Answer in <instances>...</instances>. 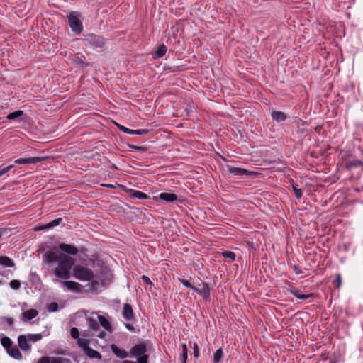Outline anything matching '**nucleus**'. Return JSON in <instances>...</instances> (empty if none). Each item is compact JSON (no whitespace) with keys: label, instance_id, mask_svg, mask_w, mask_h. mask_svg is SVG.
Returning a JSON list of instances; mask_svg holds the SVG:
<instances>
[{"label":"nucleus","instance_id":"1","mask_svg":"<svg viewBox=\"0 0 363 363\" xmlns=\"http://www.w3.org/2000/svg\"><path fill=\"white\" fill-rule=\"evenodd\" d=\"M58 264L55 269L53 274L61 279L67 280L70 278L71 269L74 264V259L69 255L60 254Z\"/></svg>","mask_w":363,"mask_h":363},{"label":"nucleus","instance_id":"2","mask_svg":"<svg viewBox=\"0 0 363 363\" xmlns=\"http://www.w3.org/2000/svg\"><path fill=\"white\" fill-rule=\"evenodd\" d=\"M67 18L72 31L77 35L81 34L83 30L81 13L77 11H72L67 15Z\"/></svg>","mask_w":363,"mask_h":363},{"label":"nucleus","instance_id":"3","mask_svg":"<svg viewBox=\"0 0 363 363\" xmlns=\"http://www.w3.org/2000/svg\"><path fill=\"white\" fill-rule=\"evenodd\" d=\"M72 274L76 279L84 281H90L94 278L93 271L82 265L74 266Z\"/></svg>","mask_w":363,"mask_h":363},{"label":"nucleus","instance_id":"4","mask_svg":"<svg viewBox=\"0 0 363 363\" xmlns=\"http://www.w3.org/2000/svg\"><path fill=\"white\" fill-rule=\"evenodd\" d=\"M84 44L93 49L101 48L105 45L106 40L100 35L89 34L84 39Z\"/></svg>","mask_w":363,"mask_h":363},{"label":"nucleus","instance_id":"5","mask_svg":"<svg viewBox=\"0 0 363 363\" xmlns=\"http://www.w3.org/2000/svg\"><path fill=\"white\" fill-rule=\"evenodd\" d=\"M147 345L145 342H140L134 345L130 350V357L142 358L145 357L147 359V363H148L149 356L146 354Z\"/></svg>","mask_w":363,"mask_h":363},{"label":"nucleus","instance_id":"6","mask_svg":"<svg viewBox=\"0 0 363 363\" xmlns=\"http://www.w3.org/2000/svg\"><path fill=\"white\" fill-rule=\"evenodd\" d=\"M43 257V261L49 264L58 262L60 254L58 253L57 248L55 247L50 250H48L45 252Z\"/></svg>","mask_w":363,"mask_h":363},{"label":"nucleus","instance_id":"7","mask_svg":"<svg viewBox=\"0 0 363 363\" xmlns=\"http://www.w3.org/2000/svg\"><path fill=\"white\" fill-rule=\"evenodd\" d=\"M194 291L202 296L206 301H208L210 298L211 289L208 283L203 282L201 284V288L195 286Z\"/></svg>","mask_w":363,"mask_h":363},{"label":"nucleus","instance_id":"8","mask_svg":"<svg viewBox=\"0 0 363 363\" xmlns=\"http://www.w3.org/2000/svg\"><path fill=\"white\" fill-rule=\"evenodd\" d=\"M289 291L291 294H293L295 297H296L297 298L302 300V301H305V300L308 299V298L313 297L314 296L313 294H303L301 289H297L294 286H291L289 289Z\"/></svg>","mask_w":363,"mask_h":363},{"label":"nucleus","instance_id":"9","mask_svg":"<svg viewBox=\"0 0 363 363\" xmlns=\"http://www.w3.org/2000/svg\"><path fill=\"white\" fill-rule=\"evenodd\" d=\"M59 249L66 253L67 255H76L79 252L77 247L69 244L60 243Z\"/></svg>","mask_w":363,"mask_h":363},{"label":"nucleus","instance_id":"10","mask_svg":"<svg viewBox=\"0 0 363 363\" xmlns=\"http://www.w3.org/2000/svg\"><path fill=\"white\" fill-rule=\"evenodd\" d=\"M122 315L123 318L127 321H131L134 320V312L130 304L125 303L123 305Z\"/></svg>","mask_w":363,"mask_h":363},{"label":"nucleus","instance_id":"11","mask_svg":"<svg viewBox=\"0 0 363 363\" xmlns=\"http://www.w3.org/2000/svg\"><path fill=\"white\" fill-rule=\"evenodd\" d=\"M44 160L43 157H33L28 158H19L14 161V163L19 164H37L40 162Z\"/></svg>","mask_w":363,"mask_h":363},{"label":"nucleus","instance_id":"12","mask_svg":"<svg viewBox=\"0 0 363 363\" xmlns=\"http://www.w3.org/2000/svg\"><path fill=\"white\" fill-rule=\"evenodd\" d=\"M111 349L113 353L120 359H125L128 357V352L125 350L123 348H121L117 345L112 344L111 345Z\"/></svg>","mask_w":363,"mask_h":363},{"label":"nucleus","instance_id":"13","mask_svg":"<svg viewBox=\"0 0 363 363\" xmlns=\"http://www.w3.org/2000/svg\"><path fill=\"white\" fill-rule=\"evenodd\" d=\"M18 343L19 347L23 351H29L31 349L30 345L28 343L26 336L21 335L18 337Z\"/></svg>","mask_w":363,"mask_h":363},{"label":"nucleus","instance_id":"14","mask_svg":"<svg viewBox=\"0 0 363 363\" xmlns=\"http://www.w3.org/2000/svg\"><path fill=\"white\" fill-rule=\"evenodd\" d=\"M158 198L166 202H174L178 199V196L172 192H162L159 194Z\"/></svg>","mask_w":363,"mask_h":363},{"label":"nucleus","instance_id":"15","mask_svg":"<svg viewBox=\"0 0 363 363\" xmlns=\"http://www.w3.org/2000/svg\"><path fill=\"white\" fill-rule=\"evenodd\" d=\"M38 314L36 309H29L22 313L21 320L24 322L29 321L35 318Z\"/></svg>","mask_w":363,"mask_h":363},{"label":"nucleus","instance_id":"16","mask_svg":"<svg viewBox=\"0 0 363 363\" xmlns=\"http://www.w3.org/2000/svg\"><path fill=\"white\" fill-rule=\"evenodd\" d=\"M271 117L273 121L277 123L283 122L286 120V115L282 111H274L271 113Z\"/></svg>","mask_w":363,"mask_h":363},{"label":"nucleus","instance_id":"17","mask_svg":"<svg viewBox=\"0 0 363 363\" xmlns=\"http://www.w3.org/2000/svg\"><path fill=\"white\" fill-rule=\"evenodd\" d=\"M167 48L164 44L160 45L157 50L152 53V58L154 60L160 59L164 57L167 52Z\"/></svg>","mask_w":363,"mask_h":363},{"label":"nucleus","instance_id":"18","mask_svg":"<svg viewBox=\"0 0 363 363\" xmlns=\"http://www.w3.org/2000/svg\"><path fill=\"white\" fill-rule=\"evenodd\" d=\"M62 284L64 286H65L68 290L72 291H78L79 288L81 286V285L79 283L72 281H67V279L62 281Z\"/></svg>","mask_w":363,"mask_h":363},{"label":"nucleus","instance_id":"19","mask_svg":"<svg viewBox=\"0 0 363 363\" xmlns=\"http://www.w3.org/2000/svg\"><path fill=\"white\" fill-rule=\"evenodd\" d=\"M6 352L10 357L15 359L20 360L22 359V354L16 346H12Z\"/></svg>","mask_w":363,"mask_h":363},{"label":"nucleus","instance_id":"20","mask_svg":"<svg viewBox=\"0 0 363 363\" xmlns=\"http://www.w3.org/2000/svg\"><path fill=\"white\" fill-rule=\"evenodd\" d=\"M227 167L229 172L235 176L247 174L248 172L247 169L240 167H235L230 165H228Z\"/></svg>","mask_w":363,"mask_h":363},{"label":"nucleus","instance_id":"21","mask_svg":"<svg viewBox=\"0 0 363 363\" xmlns=\"http://www.w3.org/2000/svg\"><path fill=\"white\" fill-rule=\"evenodd\" d=\"M62 218H57L52 220L51 222L48 223L46 225L38 227L37 228V230H47V229L57 226L62 223Z\"/></svg>","mask_w":363,"mask_h":363},{"label":"nucleus","instance_id":"22","mask_svg":"<svg viewBox=\"0 0 363 363\" xmlns=\"http://www.w3.org/2000/svg\"><path fill=\"white\" fill-rule=\"evenodd\" d=\"M0 265L4 267H15V262L7 256H0Z\"/></svg>","mask_w":363,"mask_h":363},{"label":"nucleus","instance_id":"23","mask_svg":"<svg viewBox=\"0 0 363 363\" xmlns=\"http://www.w3.org/2000/svg\"><path fill=\"white\" fill-rule=\"evenodd\" d=\"M362 164V161L358 159H354L352 160H349L345 163V168L347 170H350L352 168L360 167Z\"/></svg>","mask_w":363,"mask_h":363},{"label":"nucleus","instance_id":"24","mask_svg":"<svg viewBox=\"0 0 363 363\" xmlns=\"http://www.w3.org/2000/svg\"><path fill=\"white\" fill-rule=\"evenodd\" d=\"M84 353L86 354V355H87L91 359H100L101 358V354L98 351L91 348L90 347L86 348V350L84 351Z\"/></svg>","mask_w":363,"mask_h":363},{"label":"nucleus","instance_id":"25","mask_svg":"<svg viewBox=\"0 0 363 363\" xmlns=\"http://www.w3.org/2000/svg\"><path fill=\"white\" fill-rule=\"evenodd\" d=\"M1 344L7 351L13 346V341L10 337L4 336L1 338Z\"/></svg>","mask_w":363,"mask_h":363},{"label":"nucleus","instance_id":"26","mask_svg":"<svg viewBox=\"0 0 363 363\" xmlns=\"http://www.w3.org/2000/svg\"><path fill=\"white\" fill-rule=\"evenodd\" d=\"M99 323L101 325L106 329L108 331H110L111 329V325L108 320H107L104 316L103 315H99L98 316Z\"/></svg>","mask_w":363,"mask_h":363},{"label":"nucleus","instance_id":"27","mask_svg":"<svg viewBox=\"0 0 363 363\" xmlns=\"http://www.w3.org/2000/svg\"><path fill=\"white\" fill-rule=\"evenodd\" d=\"M86 321L89 329L92 330L93 331H96L99 329V325L98 322L93 318H87Z\"/></svg>","mask_w":363,"mask_h":363},{"label":"nucleus","instance_id":"28","mask_svg":"<svg viewBox=\"0 0 363 363\" xmlns=\"http://www.w3.org/2000/svg\"><path fill=\"white\" fill-rule=\"evenodd\" d=\"M131 197L139 199H147L149 198V196L142 191L134 190L131 194Z\"/></svg>","mask_w":363,"mask_h":363},{"label":"nucleus","instance_id":"29","mask_svg":"<svg viewBox=\"0 0 363 363\" xmlns=\"http://www.w3.org/2000/svg\"><path fill=\"white\" fill-rule=\"evenodd\" d=\"M89 344V340L84 338H78L77 339V345L79 347L82 348L84 352L88 348Z\"/></svg>","mask_w":363,"mask_h":363},{"label":"nucleus","instance_id":"30","mask_svg":"<svg viewBox=\"0 0 363 363\" xmlns=\"http://www.w3.org/2000/svg\"><path fill=\"white\" fill-rule=\"evenodd\" d=\"M223 352L222 348H219V349L216 350V351L215 352V353L213 354V362L218 363L221 360V359L223 357Z\"/></svg>","mask_w":363,"mask_h":363},{"label":"nucleus","instance_id":"31","mask_svg":"<svg viewBox=\"0 0 363 363\" xmlns=\"http://www.w3.org/2000/svg\"><path fill=\"white\" fill-rule=\"evenodd\" d=\"M23 111L18 110V111H13L11 113L8 114L6 118L9 120H14L18 117H21V116H23Z\"/></svg>","mask_w":363,"mask_h":363},{"label":"nucleus","instance_id":"32","mask_svg":"<svg viewBox=\"0 0 363 363\" xmlns=\"http://www.w3.org/2000/svg\"><path fill=\"white\" fill-rule=\"evenodd\" d=\"M188 357V348L185 343L182 344V353L181 355L182 363H186Z\"/></svg>","mask_w":363,"mask_h":363},{"label":"nucleus","instance_id":"33","mask_svg":"<svg viewBox=\"0 0 363 363\" xmlns=\"http://www.w3.org/2000/svg\"><path fill=\"white\" fill-rule=\"evenodd\" d=\"M292 189H293L295 196L297 199L301 198L303 193H302L301 189L298 187V184L293 183L292 184Z\"/></svg>","mask_w":363,"mask_h":363},{"label":"nucleus","instance_id":"34","mask_svg":"<svg viewBox=\"0 0 363 363\" xmlns=\"http://www.w3.org/2000/svg\"><path fill=\"white\" fill-rule=\"evenodd\" d=\"M116 125L117 126L118 130H121V132L126 133V134L133 135V130L128 128L119 123H116Z\"/></svg>","mask_w":363,"mask_h":363},{"label":"nucleus","instance_id":"35","mask_svg":"<svg viewBox=\"0 0 363 363\" xmlns=\"http://www.w3.org/2000/svg\"><path fill=\"white\" fill-rule=\"evenodd\" d=\"M222 255L224 258L230 259L232 261H235L236 257L235 252L232 251H224L222 252Z\"/></svg>","mask_w":363,"mask_h":363},{"label":"nucleus","instance_id":"36","mask_svg":"<svg viewBox=\"0 0 363 363\" xmlns=\"http://www.w3.org/2000/svg\"><path fill=\"white\" fill-rule=\"evenodd\" d=\"M28 340L32 342H37L42 339L43 335L41 333L38 334H29L28 335Z\"/></svg>","mask_w":363,"mask_h":363},{"label":"nucleus","instance_id":"37","mask_svg":"<svg viewBox=\"0 0 363 363\" xmlns=\"http://www.w3.org/2000/svg\"><path fill=\"white\" fill-rule=\"evenodd\" d=\"M9 286L11 289H13L14 290H18L21 287V282L19 280L13 279L10 281Z\"/></svg>","mask_w":363,"mask_h":363},{"label":"nucleus","instance_id":"38","mask_svg":"<svg viewBox=\"0 0 363 363\" xmlns=\"http://www.w3.org/2000/svg\"><path fill=\"white\" fill-rule=\"evenodd\" d=\"M64 362H68L69 360L62 357H50V363H64Z\"/></svg>","mask_w":363,"mask_h":363},{"label":"nucleus","instance_id":"39","mask_svg":"<svg viewBox=\"0 0 363 363\" xmlns=\"http://www.w3.org/2000/svg\"><path fill=\"white\" fill-rule=\"evenodd\" d=\"M58 304L56 302H52L47 307L49 312H55L58 310Z\"/></svg>","mask_w":363,"mask_h":363},{"label":"nucleus","instance_id":"40","mask_svg":"<svg viewBox=\"0 0 363 363\" xmlns=\"http://www.w3.org/2000/svg\"><path fill=\"white\" fill-rule=\"evenodd\" d=\"M70 335L72 338L78 339L79 338V332L78 329L75 327H72L70 330Z\"/></svg>","mask_w":363,"mask_h":363},{"label":"nucleus","instance_id":"41","mask_svg":"<svg viewBox=\"0 0 363 363\" xmlns=\"http://www.w3.org/2000/svg\"><path fill=\"white\" fill-rule=\"evenodd\" d=\"M179 281L180 283H182L184 286L191 289L194 291V289L195 288L194 286H193L188 280L184 279H179Z\"/></svg>","mask_w":363,"mask_h":363},{"label":"nucleus","instance_id":"42","mask_svg":"<svg viewBox=\"0 0 363 363\" xmlns=\"http://www.w3.org/2000/svg\"><path fill=\"white\" fill-rule=\"evenodd\" d=\"M194 357L198 359L199 357V347L197 343L194 342L193 345Z\"/></svg>","mask_w":363,"mask_h":363},{"label":"nucleus","instance_id":"43","mask_svg":"<svg viewBox=\"0 0 363 363\" xmlns=\"http://www.w3.org/2000/svg\"><path fill=\"white\" fill-rule=\"evenodd\" d=\"M122 363H147V359L145 357H143L142 358H138L137 362L130 361V360H124Z\"/></svg>","mask_w":363,"mask_h":363},{"label":"nucleus","instance_id":"44","mask_svg":"<svg viewBox=\"0 0 363 363\" xmlns=\"http://www.w3.org/2000/svg\"><path fill=\"white\" fill-rule=\"evenodd\" d=\"M150 132L148 129L133 130V135H146Z\"/></svg>","mask_w":363,"mask_h":363},{"label":"nucleus","instance_id":"45","mask_svg":"<svg viewBox=\"0 0 363 363\" xmlns=\"http://www.w3.org/2000/svg\"><path fill=\"white\" fill-rule=\"evenodd\" d=\"M14 167V165L11 164L7 167H5L0 169V177L3 176L6 173H7L9 170Z\"/></svg>","mask_w":363,"mask_h":363},{"label":"nucleus","instance_id":"46","mask_svg":"<svg viewBox=\"0 0 363 363\" xmlns=\"http://www.w3.org/2000/svg\"><path fill=\"white\" fill-rule=\"evenodd\" d=\"M335 286L339 289L342 284V277L340 274H336V279L334 281Z\"/></svg>","mask_w":363,"mask_h":363},{"label":"nucleus","instance_id":"47","mask_svg":"<svg viewBox=\"0 0 363 363\" xmlns=\"http://www.w3.org/2000/svg\"><path fill=\"white\" fill-rule=\"evenodd\" d=\"M84 56H82V57H75L74 59H73V61L77 63V64H79V65H85V62L84 61Z\"/></svg>","mask_w":363,"mask_h":363},{"label":"nucleus","instance_id":"48","mask_svg":"<svg viewBox=\"0 0 363 363\" xmlns=\"http://www.w3.org/2000/svg\"><path fill=\"white\" fill-rule=\"evenodd\" d=\"M129 147L131 148V149H133V150H138V151H146L147 150V147H143V146H137V145H130Z\"/></svg>","mask_w":363,"mask_h":363},{"label":"nucleus","instance_id":"49","mask_svg":"<svg viewBox=\"0 0 363 363\" xmlns=\"http://www.w3.org/2000/svg\"><path fill=\"white\" fill-rule=\"evenodd\" d=\"M37 363H50V357H42L38 359Z\"/></svg>","mask_w":363,"mask_h":363},{"label":"nucleus","instance_id":"50","mask_svg":"<svg viewBox=\"0 0 363 363\" xmlns=\"http://www.w3.org/2000/svg\"><path fill=\"white\" fill-rule=\"evenodd\" d=\"M3 320L6 322L9 326H13L14 324V320L10 317H4Z\"/></svg>","mask_w":363,"mask_h":363},{"label":"nucleus","instance_id":"51","mask_svg":"<svg viewBox=\"0 0 363 363\" xmlns=\"http://www.w3.org/2000/svg\"><path fill=\"white\" fill-rule=\"evenodd\" d=\"M141 279L143 281V282L145 284H148V285H152L153 284L152 281L150 279V278L147 276L143 275L141 277Z\"/></svg>","mask_w":363,"mask_h":363},{"label":"nucleus","instance_id":"52","mask_svg":"<svg viewBox=\"0 0 363 363\" xmlns=\"http://www.w3.org/2000/svg\"><path fill=\"white\" fill-rule=\"evenodd\" d=\"M125 327L126 328V329L130 332H135V327L132 325V324H130V323H125Z\"/></svg>","mask_w":363,"mask_h":363},{"label":"nucleus","instance_id":"53","mask_svg":"<svg viewBox=\"0 0 363 363\" xmlns=\"http://www.w3.org/2000/svg\"><path fill=\"white\" fill-rule=\"evenodd\" d=\"M294 271L296 274H301L303 273V271L297 265L294 266Z\"/></svg>","mask_w":363,"mask_h":363},{"label":"nucleus","instance_id":"54","mask_svg":"<svg viewBox=\"0 0 363 363\" xmlns=\"http://www.w3.org/2000/svg\"><path fill=\"white\" fill-rule=\"evenodd\" d=\"M91 281V289H97V286H98V285H99L98 281H93V279H92Z\"/></svg>","mask_w":363,"mask_h":363},{"label":"nucleus","instance_id":"55","mask_svg":"<svg viewBox=\"0 0 363 363\" xmlns=\"http://www.w3.org/2000/svg\"><path fill=\"white\" fill-rule=\"evenodd\" d=\"M106 335V333L104 331H101L99 334L98 335V337L100 338H104Z\"/></svg>","mask_w":363,"mask_h":363},{"label":"nucleus","instance_id":"56","mask_svg":"<svg viewBox=\"0 0 363 363\" xmlns=\"http://www.w3.org/2000/svg\"><path fill=\"white\" fill-rule=\"evenodd\" d=\"M6 232V229L4 228H0V238L2 236V235Z\"/></svg>","mask_w":363,"mask_h":363},{"label":"nucleus","instance_id":"57","mask_svg":"<svg viewBox=\"0 0 363 363\" xmlns=\"http://www.w3.org/2000/svg\"><path fill=\"white\" fill-rule=\"evenodd\" d=\"M102 186L108 187V188H113V186L112 184H103Z\"/></svg>","mask_w":363,"mask_h":363},{"label":"nucleus","instance_id":"58","mask_svg":"<svg viewBox=\"0 0 363 363\" xmlns=\"http://www.w3.org/2000/svg\"><path fill=\"white\" fill-rule=\"evenodd\" d=\"M4 272L0 271V275H4Z\"/></svg>","mask_w":363,"mask_h":363},{"label":"nucleus","instance_id":"59","mask_svg":"<svg viewBox=\"0 0 363 363\" xmlns=\"http://www.w3.org/2000/svg\"><path fill=\"white\" fill-rule=\"evenodd\" d=\"M329 363H336V362L334 361H330Z\"/></svg>","mask_w":363,"mask_h":363},{"label":"nucleus","instance_id":"60","mask_svg":"<svg viewBox=\"0 0 363 363\" xmlns=\"http://www.w3.org/2000/svg\"><path fill=\"white\" fill-rule=\"evenodd\" d=\"M360 167H362L363 168V162H362V164H361Z\"/></svg>","mask_w":363,"mask_h":363}]
</instances>
